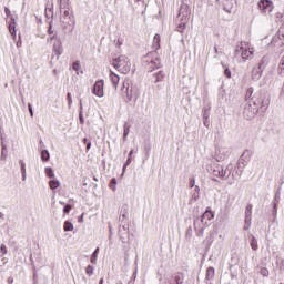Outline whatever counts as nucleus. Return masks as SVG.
Here are the masks:
<instances>
[{
    "mask_svg": "<svg viewBox=\"0 0 284 284\" xmlns=\"http://www.w3.org/2000/svg\"><path fill=\"white\" fill-rule=\"evenodd\" d=\"M132 154H134V151H130V153H129V159H132Z\"/></svg>",
    "mask_w": 284,
    "mask_h": 284,
    "instance_id": "4c0bfd02",
    "label": "nucleus"
},
{
    "mask_svg": "<svg viewBox=\"0 0 284 284\" xmlns=\"http://www.w3.org/2000/svg\"><path fill=\"white\" fill-rule=\"evenodd\" d=\"M104 88H105V82L103 81V80H98L95 83H94V85H93V90H92V92H93V94L95 95V97H99L100 99L102 98V97H104Z\"/></svg>",
    "mask_w": 284,
    "mask_h": 284,
    "instance_id": "39448f33",
    "label": "nucleus"
},
{
    "mask_svg": "<svg viewBox=\"0 0 284 284\" xmlns=\"http://www.w3.org/2000/svg\"><path fill=\"white\" fill-rule=\"evenodd\" d=\"M60 205H63V202H60Z\"/></svg>",
    "mask_w": 284,
    "mask_h": 284,
    "instance_id": "de8ad7c7",
    "label": "nucleus"
},
{
    "mask_svg": "<svg viewBox=\"0 0 284 284\" xmlns=\"http://www.w3.org/2000/svg\"><path fill=\"white\" fill-rule=\"evenodd\" d=\"M113 68H115L118 72H121V74H128L132 69V62H130V59L128 57L120 55L119 58L113 60Z\"/></svg>",
    "mask_w": 284,
    "mask_h": 284,
    "instance_id": "7ed1b4c3",
    "label": "nucleus"
},
{
    "mask_svg": "<svg viewBox=\"0 0 284 284\" xmlns=\"http://www.w3.org/2000/svg\"><path fill=\"white\" fill-rule=\"evenodd\" d=\"M163 77H165V73L163 71H159L154 78H155V83H159V81H163Z\"/></svg>",
    "mask_w": 284,
    "mask_h": 284,
    "instance_id": "ddd939ff",
    "label": "nucleus"
},
{
    "mask_svg": "<svg viewBox=\"0 0 284 284\" xmlns=\"http://www.w3.org/2000/svg\"><path fill=\"white\" fill-rule=\"evenodd\" d=\"M92 148V143L91 142H88L87 143V150H90Z\"/></svg>",
    "mask_w": 284,
    "mask_h": 284,
    "instance_id": "c9c22d12",
    "label": "nucleus"
},
{
    "mask_svg": "<svg viewBox=\"0 0 284 284\" xmlns=\"http://www.w3.org/2000/svg\"><path fill=\"white\" fill-rule=\"evenodd\" d=\"M190 185H191V187H194V185H196V181L193 179V180H191L190 181Z\"/></svg>",
    "mask_w": 284,
    "mask_h": 284,
    "instance_id": "473e14b6",
    "label": "nucleus"
},
{
    "mask_svg": "<svg viewBox=\"0 0 284 284\" xmlns=\"http://www.w3.org/2000/svg\"><path fill=\"white\" fill-rule=\"evenodd\" d=\"M48 32L49 34H53L54 31H52V24H50Z\"/></svg>",
    "mask_w": 284,
    "mask_h": 284,
    "instance_id": "f704fd0d",
    "label": "nucleus"
},
{
    "mask_svg": "<svg viewBox=\"0 0 284 284\" xmlns=\"http://www.w3.org/2000/svg\"><path fill=\"white\" fill-rule=\"evenodd\" d=\"M240 50H242V59L244 61L254 57V48H250V42H240Z\"/></svg>",
    "mask_w": 284,
    "mask_h": 284,
    "instance_id": "20e7f679",
    "label": "nucleus"
},
{
    "mask_svg": "<svg viewBox=\"0 0 284 284\" xmlns=\"http://www.w3.org/2000/svg\"><path fill=\"white\" fill-rule=\"evenodd\" d=\"M130 163H132V158H128L126 163L124 164L123 169L125 170Z\"/></svg>",
    "mask_w": 284,
    "mask_h": 284,
    "instance_id": "c756f323",
    "label": "nucleus"
},
{
    "mask_svg": "<svg viewBox=\"0 0 284 284\" xmlns=\"http://www.w3.org/2000/svg\"><path fill=\"white\" fill-rule=\"evenodd\" d=\"M144 68L148 72H154V70L161 68V58L156 51L150 52L144 57Z\"/></svg>",
    "mask_w": 284,
    "mask_h": 284,
    "instance_id": "f03ea898",
    "label": "nucleus"
},
{
    "mask_svg": "<svg viewBox=\"0 0 284 284\" xmlns=\"http://www.w3.org/2000/svg\"><path fill=\"white\" fill-rule=\"evenodd\" d=\"M67 99H68L69 105H72V94L71 93L67 94Z\"/></svg>",
    "mask_w": 284,
    "mask_h": 284,
    "instance_id": "c85d7f7f",
    "label": "nucleus"
},
{
    "mask_svg": "<svg viewBox=\"0 0 284 284\" xmlns=\"http://www.w3.org/2000/svg\"><path fill=\"white\" fill-rule=\"evenodd\" d=\"M80 121H81V123H83V118L80 116Z\"/></svg>",
    "mask_w": 284,
    "mask_h": 284,
    "instance_id": "c03bdc74",
    "label": "nucleus"
},
{
    "mask_svg": "<svg viewBox=\"0 0 284 284\" xmlns=\"http://www.w3.org/2000/svg\"><path fill=\"white\" fill-rule=\"evenodd\" d=\"M153 48L154 50H159L161 48V36L159 33L153 38Z\"/></svg>",
    "mask_w": 284,
    "mask_h": 284,
    "instance_id": "6e6552de",
    "label": "nucleus"
},
{
    "mask_svg": "<svg viewBox=\"0 0 284 284\" xmlns=\"http://www.w3.org/2000/svg\"><path fill=\"white\" fill-rule=\"evenodd\" d=\"M64 14H67V16H68V14H69V13H68V11H64Z\"/></svg>",
    "mask_w": 284,
    "mask_h": 284,
    "instance_id": "49530a36",
    "label": "nucleus"
},
{
    "mask_svg": "<svg viewBox=\"0 0 284 284\" xmlns=\"http://www.w3.org/2000/svg\"><path fill=\"white\" fill-rule=\"evenodd\" d=\"M59 185H61V183L58 180H51L49 182V186L51 190H57V187H59Z\"/></svg>",
    "mask_w": 284,
    "mask_h": 284,
    "instance_id": "9d476101",
    "label": "nucleus"
},
{
    "mask_svg": "<svg viewBox=\"0 0 284 284\" xmlns=\"http://www.w3.org/2000/svg\"><path fill=\"white\" fill-rule=\"evenodd\" d=\"M128 134H130V126L124 128V138L128 136Z\"/></svg>",
    "mask_w": 284,
    "mask_h": 284,
    "instance_id": "7c9ffc66",
    "label": "nucleus"
},
{
    "mask_svg": "<svg viewBox=\"0 0 284 284\" xmlns=\"http://www.w3.org/2000/svg\"><path fill=\"white\" fill-rule=\"evenodd\" d=\"M83 143H84V144L88 143V138H84V139H83Z\"/></svg>",
    "mask_w": 284,
    "mask_h": 284,
    "instance_id": "a19ab883",
    "label": "nucleus"
},
{
    "mask_svg": "<svg viewBox=\"0 0 284 284\" xmlns=\"http://www.w3.org/2000/svg\"><path fill=\"white\" fill-rule=\"evenodd\" d=\"M3 217V213H0V219H2Z\"/></svg>",
    "mask_w": 284,
    "mask_h": 284,
    "instance_id": "a18cd8bd",
    "label": "nucleus"
},
{
    "mask_svg": "<svg viewBox=\"0 0 284 284\" xmlns=\"http://www.w3.org/2000/svg\"><path fill=\"white\" fill-rule=\"evenodd\" d=\"M132 89L130 88H126V100L128 101H132Z\"/></svg>",
    "mask_w": 284,
    "mask_h": 284,
    "instance_id": "4be33fe9",
    "label": "nucleus"
},
{
    "mask_svg": "<svg viewBox=\"0 0 284 284\" xmlns=\"http://www.w3.org/2000/svg\"><path fill=\"white\" fill-rule=\"evenodd\" d=\"M72 230H74V224L69 221L64 222V232H72Z\"/></svg>",
    "mask_w": 284,
    "mask_h": 284,
    "instance_id": "9b49d317",
    "label": "nucleus"
},
{
    "mask_svg": "<svg viewBox=\"0 0 284 284\" xmlns=\"http://www.w3.org/2000/svg\"><path fill=\"white\" fill-rule=\"evenodd\" d=\"M215 214L214 211H212V207H206L205 212L201 216V223L204 226H201V223L194 222V231L196 233V236H203L205 229L210 227L212 225V221L214 219Z\"/></svg>",
    "mask_w": 284,
    "mask_h": 284,
    "instance_id": "f257e3e1",
    "label": "nucleus"
},
{
    "mask_svg": "<svg viewBox=\"0 0 284 284\" xmlns=\"http://www.w3.org/2000/svg\"><path fill=\"white\" fill-rule=\"evenodd\" d=\"M9 31L12 34V37H17V31L14 30V28L12 29V26L9 27Z\"/></svg>",
    "mask_w": 284,
    "mask_h": 284,
    "instance_id": "bb28decb",
    "label": "nucleus"
},
{
    "mask_svg": "<svg viewBox=\"0 0 284 284\" xmlns=\"http://www.w3.org/2000/svg\"><path fill=\"white\" fill-rule=\"evenodd\" d=\"M4 12H6L7 17H10L11 12H10V10L8 9V7L4 8Z\"/></svg>",
    "mask_w": 284,
    "mask_h": 284,
    "instance_id": "2f4dec72",
    "label": "nucleus"
},
{
    "mask_svg": "<svg viewBox=\"0 0 284 284\" xmlns=\"http://www.w3.org/2000/svg\"><path fill=\"white\" fill-rule=\"evenodd\" d=\"M81 65L79 64V62H74L73 65H72V69L75 71V72H79Z\"/></svg>",
    "mask_w": 284,
    "mask_h": 284,
    "instance_id": "b1692460",
    "label": "nucleus"
},
{
    "mask_svg": "<svg viewBox=\"0 0 284 284\" xmlns=\"http://www.w3.org/2000/svg\"><path fill=\"white\" fill-rule=\"evenodd\" d=\"M0 250L3 255L8 254V248L6 247V244H1Z\"/></svg>",
    "mask_w": 284,
    "mask_h": 284,
    "instance_id": "393cba45",
    "label": "nucleus"
},
{
    "mask_svg": "<svg viewBox=\"0 0 284 284\" xmlns=\"http://www.w3.org/2000/svg\"><path fill=\"white\" fill-rule=\"evenodd\" d=\"M99 284H103V278H100Z\"/></svg>",
    "mask_w": 284,
    "mask_h": 284,
    "instance_id": "37998d69",
    "label": "nucleus"
},
{
    "mask_svg": "<svg viewBox=\"0 0 284 284\" xmlns=\"http://www.w3.org/2000/svg\"><path fill=\"white\" fill-rule=\"evenodd\" d=\"M111 183H113V185H116V179H112Z\"/></svg>",
    "mask_w": 284,
    "mask_h": 284,
    "instance_id": "58836bf2",
    "label": "nucleus"
},
{
    "mask_svg": "<svg viewBox=\"0 0 284 284\" xmlns=\"http://www.w3.org/2000/svg\"><path fill=\"white\" fill-rule=\"evenodd\" d=\"M21 170H22V172H26V165H21Z\"/></svg>",
    "mask_w": 284,
    "mask_h": 284,
    "instance_id": "ea45409f",
    "label": "nucleus"
},
{
    "mask_svg": "<svg viewBox=\"0 0 284 284\" xmlns=\"http://www.w3.org/2000/svg\"><path fill=\"white\" fill-rule=\"evenodd\" d=\"M214 274H215L214 267H209L206 270V278H207V281H211V278H214Z\"/></svg>",
    "mask_w": 284,
    "mask_h": 284,
    "instance_id": "1a4fd4ad",
    "label": "nucleus"
},
{
    "mask_svg": "<svg viewBox=\"0 0 284 284\" xmlns=\"http://www.w3.org/2000/svg\"><path fill=\"white\" fill-rule=\"evenodd\" d=\"M97 256H99V247L95 248V251L92 254L91 263H97Z\"/></svg>",
    "mask_w": 284,
    "mask_h": 284,
    "instance_id": "f3484780",
    "label": "nucleus"
},
{
    "mask_svg": "<svg viewBox=\"0 0 284 284\" xmlns=\"http://www.w3.org/2000/svg\"><path fill=\"white\" fill-rule=\"evenodd\" d=\"M251 247L254 252H256V250H258V242L256 241V237H252Z\"/></svg>",
    "mask_w": 284,
    "mask_h": 284,
    "instance_id": "4468645a",
    "label": "nucleus"
},
{
    "mask_svg": "<svg viewBox=\"0 0 284 284\" xmlns=\"http://www.w3.org/2000/svg\"><path fill=\"white\" fill-rule=\"evenodd\" d=\"M41 160L42 161H50V152H48V150H42Z\"/></svg>",
    "mask_w": 284,
    "mask_h": 284,
    "instance_id": "f8f14e48",
    "label": "nucleus"
},
{
    "mask_svg": "<svg viewBox=\"0 0 284 284\" xmlns=\"http://www.w3.org/2000/svg\"><path fill=\"white\" fill-rule=\"evenodd\" d=\"M45 174L47 176H49V179H54V171L52 170V168H47Z\"/></svg>",
    "mask_w": 284,
    "mask_h": 284,
    "instance_id": "dca6fc26",
    "label": "nucleus"
},
{
    "mask_svg": "<svg viewBox=\"0 0 284 284\" xmlns=\"http://www.w3.org/2000/svg\"><path fill=\"white\" fill-rule=\"evenodd\" d=\"M244 230H250V225L244 226Z\"/></svg>",
    "mask_w": 284,
    "mask_h": 284,
    "instance_id": "79ce46f5",
    "label": "nucleus"
},
{
    "mask_svg": "<svg viewBox=\"0 0 284 284\" xmlns=\"http://www.w3.org/2000/svg\"><path fill=\"white\" fill-rule=\"evenodd\" d=\"M85 273L88 274V276H92V274H94V267L92 265H88L85 268Z\"/></svg>",
    "mask_w": 284,
    "mask_h": 284,
    "instance_id": "a211bd4d",
    "label": "nucleus"
},
{
    "mask_svg": "<svg viewBox=\"0 0 284 284\" xmlns=\"http://www.w3.org/2000/svg\"><path fill=\"white\" fill-rule=\"evenodd\" d=\"M116 48H121V45H123V40L118 39L115 42Z\"/></svg>",
    "mask_w": 284,
    "mask_h": 284,
    "instance_id": "cd10ccee",
    "label": "nucleus"
},
{
    "mask_svg": "<svg viewBox=\"0 0 284 284\" xmlns=\"http://www.w3.org/2000/svg\"><path fill=\"white\" fill-rule=\"evenodd\" d=\"M224 75L226 77V79H232V71H230V69H225Z\"/></svg>",
    "mask_w": 284,
    "mask_h": 284,
    "instance_id": "5701e85b",
    "label": "nucleus"
},
{
    "mask_svg": "<svg viewBox=\"0 0 284 284\" xmlns=\"http://www.w3.org/2000/svg\"><path fill=\"white\" fill-rule=\"evenodd\" d=\"M258 8L261 10V12H272V1L270 0H261L258 2Z\"/></svg>",
    "mask_w": 284,
    "mask_h": 284,
    "instance_id": "423d86ee",
    "label": "nucleus"
},
{
    "mask_svg": "<svg viewBox=\"0 0 284 284\" xmlns=\"http://www.w3.org/2000/svg\"><path fill=\"white\" fill-rule=\"evenodd\" d=\"M54 52L58 57H61V54H63V49L61 48V44H58V49L54 47Z\"/></svg>",
    "mask_w": 284,
    "mask_h": 284,
    "instance_id": "aec40b11",
    "label": "nucleus"
},
{
    "mask_svg": "<svg viewBox=\"0 0 284 284\" xmlns=\"http://www.w3.org/2000/svg\"><path fill=\"white\" fill-rule=\"evenodd\" d=\"M174 282L176 284H183V274L182 273H179L174 276Z\"/></svg>",
    "mask_w": 284,
    "mask_h": 284,
    "instance_id": "2eb2a0df",
    "label": "nucleus"
},
{
    "mask_svg": "<svg viewBox=\"0 0 284 284\" xmlns=\"http://www.w3.org/2000/svg\"><path fill=\"white\" fill-rule=\"evenodd\" d=\"M28 110L30 112V116H34V111H32V104L31 103L28 104Z\"/></svg>",
    "mask_w": 284,
    "mask_h": 284,
    "instance_id": "a878e982",
    "label": "nucleus"
},
{
    "mask_svg": "<svg viewBox=\"0 0 284 284\" xmlns=\"http://www.w3.org/2000/svg\"><path fill=\"white\" fill-rule=\"evenodd\" d=\"M13 282H14V280H13L12 277H9V278H8V283H9V284H12Z\"/></svg>",
    "mask_w": 284,
    "mask_h": 284,
    "instance_id": "e433bc0d",
    "label": "nucleus"
},
{
    "mask_svg": "<svg viewBox=\"0 0 284 284\" xmlns=\"http://www.w3.org/2000/svg\"><path fill=\"white\" fill-rule=\"evenodd\" d=\"M246 214H248L247 216H246V219H248L250 221H252V204H248L247 206H246Z\"/></svg>",
    "mask_w": 284,
    "mask_h": 284,
    "instance_id": "6ab92c4d",
    "label": "nucleus"
},
{
    "mask_svg": "<svg viewBox=\"0 0 284 284\" xmlns=\"http://www.w3.org/2000/svg\"><path fill=\"white\" fill-rule=\"evenodd\" d=\"M109 79H110L114 90H118L119 89V81H121V78L119 77V74L114 73V71H110Z\"/></svg>",
    "mask_w": 284,
    "mask_h": 284,
    "instance_id": "0eeeda50",
    "label": "nucleus"
},
{
    "mask_svg": "<svg viewBox=\"0 0 284 284\" xmlns=\"http://www.w3.org/2000/svg\"><path fill=\"white\" fill-rule=\"evenodd\" d=\"M72 207H74L72 204H67L63 209L64 214H70Z\"/></svg>",
    "mask_w": 284,
    "mask_h": 284,
    "instance_id": "412c9836",
    "label": "nucleus"
},
{
    "mask_svg": "<svg viewBox=\"0 0 284 284\" xmlns=\"http://www.w3.org/2000/svg\"><path fill=\"white\" fill-rule=\"evenodd\" d=\"M261 273L263 274V276H267V270H266V268H263V270L261 271Z\"/></svg>",
    "mask_w": 284,
    "mask_h": 284,
    "instance_id": "72a5a7b5",
    "label": "nucleus"
}]
</instances>
